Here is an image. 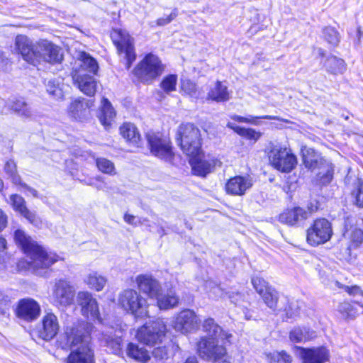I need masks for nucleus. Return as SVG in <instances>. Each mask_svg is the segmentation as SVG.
I'll list each match as a JSON object with an SVG mask.
<instances>
[{"instance_id":"obj_1","label":"nucleus","mask_w":363,"mask_h":363,"mask_svg":"<svg viewBox=\"0 0 363 363\" xmlns=\"http://www.w3.org/2000/svg\"><path fill=\"white\" fill-rule=\"evenodd\" d=\"M89 328V325L83 321L66 327L60 343L63 347L71 350L67 363H94Z\"/></svg>"},{"instance_id":"obj_2","label":"nucleus","mask_w":363,"mask_h":363,"mask_svg":"<svg viewBox=\"0 0 363 363\" xmlns=\"http://www.w3.org/2000/svg\"><path fill=\"white\" fill-rule=\"evenodd\" d=\"M203 328L211 337H202L198 342L197 351L200 357L214 361L223 359L227 354V351L225 347L218 344V339L220 338L230 342L232 335L223 331L213 318L205 320Z\"/></svg>"},{"instance_id":"obj_3","label":"nucleus","mask_w":363,"mask_h":363,"mask_svg":"<svg viewBox=\"0 0 363 363\" xmlns=\"http://www.w3.org/2000/svg\"><path fill=\"white\" fill-rule=\"evenodd\" d=\"M13 238L16 244L29 257L28 264L33 269L49 268L60 259L55 253L45 250L21 229L15 230Z\"/></svg>"},{"instance_id":"obj_4","label":"nucleus","mask_w":363,"mask_h":363,"mask_svg":"<svg viewBox=\"0 0 363 363\" xmlns=\"http://www.w3.org/2000/svg\"><path fill=\"white\" fill-rule=\"evenodd\" d=\"M118 303L121 308L136 319L149 316L147 299L134 289H128L121 291L118 295Z\"/></svg>"},{"instance_id":"obj_5","label":"nucleus","mask_w":363,"mask_h":363,"mask_svg":"<svg viewBox=\"0 0 363 363\" xmlns=\"http://www.w3.org/2000/svg\"><path fill=\"white\" fill-rule=\"evenodd\" d=\"M268 159L272 167L284 173L291 172L298 163L291 149L285 145H273L268 152Z\"/></svg>"},{"instance_id":"obj_6","label":"nucleus","mask_w":363,"mask_h":363,"mask_svg":"<svg viewBox=\"0 0 363 363\" xmlns=\"http://www.w3.org/2000/svg\"><path fill=\"white\" fill-rule=\"evenodd\" d=\"M177 140L187 156L199 152L201 149V138L199 129L194 124L186 123L179 125Z\"/></svg>"},{"instance_id":"obj_7","label":"nucleus","mask_w":363,"mask_h":363,"mask_svg":"<svg viewBox=\"0 0 363 363\" xmlns=\"http://www.w3.org/2000/svg\"><path fill=\"white\" fill-rule=\"evenodd\" d=\"M163 71L164 66L159 57L150 53L138 64L133 73L140 82L150 83L160 76Z\"/></svg>"},{"instance_id":"obj_8","label":"nucleus","mask_w":363,"mask_h":363,"mask_svg":"<svg viewBox=\"0 0 363 363\" xmlns=\"http://www.w3.org/2000/svg\"><path fill=\"white\" fill-rule=\"evenodd\" d=\"M167 328L162 319H157L151 323H146L140 328L136 333L137 340L147 345L160 343L166 334Z\"/></svg>"},{"instance_id":"obj_9","label":"nucleus","mask_w":363,"mask_h":363,"mask_svg":"<svg viewBox=\"0 0 363 363\" xmlns=\"http://www.w3.org/2000/svg\"><path fill=\"white\" fill-rule=\"evenodd\" d=\"M200 322V318L193 310L184 309L172 318L169 325L176 332L187 335L197 330Z\"/></svg>"},{"instance_id":"obj_10","label":"nucleus","mask_w":363,"mask_h":363,"mask_svg":"<svg viewBox=\"0 0 363 363\" xmlns=\"http://www.w3.org/2000/svg\"><path fill=\"white\" fill-rule=\"evenodd\" d=\"M111 37L119 55L126 60V67L129 69L136 57L132 38L121 28L113 29Z\"/></svg>"},{"instance_id":"obj_11","label":"nucleus","mask_w":363,"mask_h":363,"mask_svg":"<svg viewBox=\"0 0 363 363\" xmlns=\"http://www.w3.org/2000/svg\"><path fill=\"white\" fill-rule=\"evenodd\" d=\"M188 156L194 174L201 177H205L222 164L216 157L209 154L204 155L201 149L199 152Z\"/></svg>"},{"instance_id":"obj_12","label":"nucleus","mask_w":363,"mask_h":363,"mask_svg":"<svg viewBox=\"0 0 363 363\" xmlns=\"http://www.w3.org/2000/svg\"><path fill=\"white\" fill-rule=\"evenodd\" d=\"M76 303L83 317L89 320L101 322L98 301L91 292L79 291L76 296Z\"/></svg>"},{"instance_id":"obj_13","label":"nucleus","mask_w":363,"mask_h":363,"mask_svg":"<svg viewBox=\"0 0 363 363\" xmlns=\"http://www.w3.org/2000/svg\"><path fill=\"white\" fill-rule=\"evenodd\" d=\"M74 288L70 281L60 279L55 283L51 295L52 303L58 307L70 306L74 300Z\"/></svg>"},{"instance_id":"obj_14","label":"nucleus","mask_w":363,"mask_h":363,"mask_svg":"<svg viewBox=\"0 0 363 363\" xmlns=\"http://www.w3.org/2000/svg\"><path fill=\"white\" fill-rule=\"evenodd\" d=\"M332 235L330 223L325 218L317 219L307 230V241L311 245H318L328 241Z\"/></svg>"},{"instance_id":"obj_15","label":"nucleus","mask_w":363,"mask_h":363,"mask_svg":"<svg viewBox=\"0 0 363 363\" xmlns=\"http://www.w3.org/2000/svg\"><path fill=\"white\" fill-rule=\"evenodd\" d=\"M146 137L152 155L166 161L172 158L173 153L168 138L153 132H149Z\"/></svg>"},{"instance_id":"obj_16","label":"nucleus","mask_w":363,"mask_h":363,"mask_svg":"<svg viewBox=\"0 0 363 363\" xmlns=\"http://www.w3.org/2000/svg\"><path fill=\"white\" fill-rule=\"evenodd\" d=\"M36 65L40 62L50 63L60 62L62 54L60 48L48 40H41L37 43Z\"/></svg>"},{"instance_id":"obj_17","label":"nucleus","mask_w":363,"mask_h":363,"mask_svg":"<svg viewBox=\"0 0 363 363\" xmlns=\"http://www.w3.org/2000/svg\"><path fill=\"white\" fill-rule=\"evenodd\" d=\"M254 179L249 174L237 175L229 179L225 185L226 193L232 196H243L254 185Z\"/></svg>"},{"instance_id":"obj_18","label":"nucleus","mask_w":363,"mask_h":363,"mask_svg":"<svg viewBox=\"0 0 363 363\" xmlns=\"http://www.w3.org/2000/svg\"><path fill=\"white\" fill-rule=\"evenodd\" d=\"M297 354L302 363H325L330 359V351L324 346L311 348L298 347Z\"/></svg>"},{"instance_id":"obj_19","label":"nucleus","mask_w":363,"mask_h":363,"mask_svg":"<svg viewBox=\"0 0 363 363\" xmlns=\"http://www.w3.org/2000/svg\"><path fill=\"white\" fill-rule=\"evenodd\" d=\"M40 311V306L36 301L30 298H26L18 301L16 314L18 318L31 322L39 317Z\"/></svg>"},{"instance_id":"obj_20","label":"nucleus","mask_w":363,"mask_h":363,"mask_svg":"<svg viewBox=\"0 0 363 363\" xmlns=\"http://www.w3.org/2000/svg\"><path fill=\"white\" fill-rule=\"evenodd\" d=\"M15 50L25 61L36 65L37 44L34 45L28 37L17 35L15 39Z\"/></svg>"},{"instance_id":"obj_21","label":"nucleus","mask_w":363,"mask_h":363,"mask_svg":"<svg viewBox=\"0 0 363 363\" xmlns=\"http://www.w3.org/2000/svg\"><path fill=\"white\" fill-rule=\"evenodd\" d=\"M74 84L86 96H94L97 89V82L91 74L83 73V70L75 69L72 71Z\"/></svg>"},{"instance_id":"obj_22","label":"nucleus","mask_w":363,"mask_h":363,"mask_svg":"<svg viewBox=\"0 0 363 363\" xmlns=\"http://www.w3.org/2000/svg\"><path fill=\"white\" fill-rule=\"evenodd\" d=\"M93 105L92 100L79 97L70 103L67 108V113L73 119L82 121L89 117L90 108Z\"/></svg>"},{"instance_id":"obj_23","label":"nucleus","mask_w":363,"mask_h":363,"mask_svg":"<svg viewBox=\"0 0 363 363\" xmlns=\"http://www.w3.org/2000/svg\"><path fill=\"white\" fill-rule=\"evenodd\" d=\"M59 328L57 317L52 313H48L43 317L38 335L41 339L48 341L56 336Z\"/></svg>"},{"instance_id":"obj_24","label":"nucleus","mask_w":363,"mask_h":363,"mask_svg":"<svg viewBox=\"0 0 363 363\" xmlns=\"http://www.w3.org/2000/svg\"><path fill=\"white\" fill-rule=\"evenodd\" d=\"M135 283L138 289L149 298H154L161 291V285L158 280L150 274H140L135 277Z\"/></svg>"},{"instance_id":"obj_25","label":"nucleus","mask_w":363,"mask_h":363,"mask_svg":"<svg viewBox=\"0 0 363 363\" xmlns=\"http://www.w3.org/2000/svg\"><path fill=\"white\" fill-rule=\"evenodd\" d=\"M8 203L11 206L15 211L20 213L30 223L35 226H38L41 223V221L37 215L27 208L26 201L22 196L18 194H12L10 196L9 201H8Z\"/></svg>"},{"instance_id":"obj_26","label":"nucleus","mask_w":363,"mask_h":363,"mask_svg":"<svg viewBox=\"0 0 363 363\" xmlns=\"http://www.w3.org/2000/svg\"><path fill=\"white\" fill-rule=\"evenodd\" d=\"M313 212V210H304L300 207H295L284 211L279 216V220L289 225H294L298 222L306 219Z\"/></svg>"},{"instance_id":"obj_27","label":"nucleus","mask_w":363,"mask_h":363,"mask_svg":"<svg viewBox=\"0 0 363 363\" xmlns=\"http://www.w3.org/2000/svg\"><path fill=\"white\" fill-rule=\"evenodd\" d=\"M4 171L14 184L19 185L23 189V192L26 195H31L33 197H38V191L35 189L29 187L26 184L21 182V177L17 174L16 164L13 160H9L6 162Z\"/></svg>"},{"instance_id":"obj_28","label":"nucleus","mask_w":363,"mask_h":363,"mask_svg":"<svg viewBox=\"0 0 363 363\" xmlns=\"http://www.w3.org/2000/svg\"><path fill=\"white\" fill-rule=\"evenodd\" d=\"M157 300V306L160 310H169L177 307L179 298L173 289L167 290L162 293V290L154 298Z\"/></svg>"},{"instance_id":"obj_29","label":"nucleus","mask_w":363,"mask_h":363,"mask_svg":"<svg viewBox=\"0 0 363 363\" xmlns=\"http://www.w3.org/2000/svg\"><path fill=\"white\" fill-rule=\"evenodd\" d=\"M206 289H209V293L213 298H221L223 299H229L230 302L238 304L242 298V294L235 291H225L219 286L214 284L211 281L206 283Z\"/></svg>"},{"instance_id":"obj_30","label":"nucleus","mask_w":363,"mask_h":363,"mask_svg":"<svg viewBox=\"0 0 363 363\" xmlns=\"http://www.w3.org/2000/svg\"><path fill=\"white\" fill-rule=\"evenodd\" d=\"M230 99V92L227 85L222 82L217 81L213 84L208 92V99L216 102H225Z\"/></svg>"},{"instance_id":"obj_31","label":"nucleus","mask_w":363,"mask_h":363,"mask_svg":"<svg viewBox=\"0 0 363 363\" xmlns=\"http://www.w3.org/2000/svg\"><path fill=\"white\" fill-rule=\"evenodd\" d=\"M98 68L99 67L96 61L88 53L82 52L79 54L78 59L75 62V67L73 68V70L75 69H80L83 70V73H86L87 71L89 73L96 74Z\"/></svg>"},{"instance_id":"obj_32","label":"nucleus","mask_w":363,"mask_h":363,"mask_svg":"<svg viewBox=\"0 0 363 363\" xmlns=\"http://www.w3.org/2000/svg\"><path fill=\"white\" fill-rule=\"evenodd\" d=\"M84 281L89 289L99 292L104 289L107 279L99 272L92 271L85 276Z\"/></svg>"},{"instance_id":"obj_33","label":"nucleus","mask_w":363,"mask_h":363,"mask_svg":"<svg viewBox=\"0 0 363 363\" xmlns=\"http://www.w3.org/2000/svg\"><path fill=\"white\" fill-rule=\"evenodd\" d=\"M127 355L137 362L146 363L150 359L148 352L143 347L134 343H129L126 348Z\"/></svg>"},{"instance_id":"obj_34","label":"nucleus","mask_w":363,"mask_h":363,"mask_svg":"<svg viewBox=\"0 0 363 363\" xmlns=\"http://www.w3.org/2000/svg\"><path fill=\"white\" fill-rule=\"evenodd\" d=\"M121 135L130 143L138 145L140 141V135L135 125L130 123H125L120 128Z\"/></svg>"},{"instance_id":"obj_35","label":"nucleus","mask_w":363,"mask_h":363,"mask_svg":"<svg viewBox=\"0 0 363 363\" xmlns=\"http://www.w3.org/2000/svg\"><path fill=\"white\" fill-rule=\"evenodd\" d=\"M115 116L116 113L111 103L106 99H103L99 119L105 128H108L111 125V121Z\"/></svg>"},{"instance_id":"obj_36","label":"nucleus","mask_w":363,"mask_h":363,"mask_svg":"<svg viewBox=\"0 0 363 363\" xmlns=\"http://www.w3.org/2000/svg\"><path fill=\"white\" fill-rule=\"evenodd\" d=\"M7 106L20 116L30 118L32 116L30 107L23 99L9 101L7 103Z\"/></svg>"},{"instance_id":"obj_37","label":"nucleus","mask_w":363,"mask_h":363,"mask_svg":"<svg viewBox=\"0 0 363 363\" xmlns=\"http://www.w3.org/2000/svg\"><path fill=\"white\" fill-rule=\"evenodd\" d=\"M108 333H110L109 335H103L101 341L111 348L112 352L116 353L121 350V337L122 333L121 330H116L114 335H112V332Z\"/></svg>"},{"instance_id":"obj_38","label":"nucleus","mask_w":363,"mask_h":363,"mask_svg":"<svg viewBox=\"0 0 363 363\" xmlns=\"http://www.w3.org/2000/svg\"><path fill=\"white\" fill-rule=\"evenodd\" d=\"M315 337L314 332L306 328H296L290 332L289 337L292 342H301L310 340Z\"/></svg>"},{"instance_id":"obj_39","label":"nucleus","mask_w":363,"mask_h":363,"mask_svg":"<svg viewBox=\"0 0 363 363\" xmlns=\"http://www.w3.org/2000/svg\"><path fill=\"white\" fill-rule=\"evenodd\" d=\"M65 84L60 79L50 80L47 84V91L55 99H61L64 96Z\"/></svg>"},{"instance_id":"obj_40","label":"nucleus","mask_w":363,"mask_h":363,"mask_svg":"<svg viewBox=\"0 0 363 363\" xmlns=\"http://www.w3.org/2000/svg\"><path fill=\"white\" fill-rule=\"evenodd\" d=\"M325 66L326 69L333 74L342 73L345 69V63L343 60L330 56L327 58Z\"/></svg>"},{"instance_id":"obj_41","label":"nucleus","mask_w":363,"mask_h":363,"mask_svg":"<svg viewBox=\"0 0 363 363\" xmlns=\"http://www.w3.org/2000/svg\"><path fill=\"white\" fill-rule=\"evenodd\" d=\"M228 127L233 129L235 133L242 137H244L248 140L257 141L262 135V133L259 131H256L252 128H245L228 123Z\"/></svg>"},{"instance_id":"obj_42","label":"nucleus","mask_w":363,"mask_h":363,"mask_svg":"<svg viewBox=\"0 0 363 363\" xmlns=\"http://www.w3.org/2000/svg\"><path fill=\"white\" fill-rule=\"evenodd\" d=\"M265 304L273 311H281L282 308L279 306V294L274 289H268L261 295Z\"/></svg>"},{"instance_id":"obj_43","label":"nucleus","mask_w":363,"mask_h":363,"mask_svg":"<svg viewBox=\"0 0 363 363\" xmlns=\"http://www.w3.org/2000/svg\"><path fill=\"white\" fill-rule=\"evenodd\" d=\"M230 118L233 120L236 121L240 123H250V124L256 125L259 124V122L257 121V119H259V118L268 119V120H279V121H282L288 123V121H286V120H283L277 116H269V115H266V116H260V117H254L252 116H249L248 117H242V116H240L234 114V115L230 116Z\"/></svg>"},{"instance_id":"obj_44","label":"nucleus","mask_w":363,"mask_h":363,"mask_svg":"<svg viewBox=\"0 0 363 363\" xmlns=\"http://www.w3.org/2000/svg\"><path fill=\"white\" fill-rule=\"evenodd\" d=\"M182 91L193 99H199L201 96V93L196 87V85L189 79H182Z\"/></svg>"},{"instance_id":"obj_45","label":"nucleus","mask_w":363,"mask_h":363,"mask_svg":"<svg viewBox=\"0 0 363 363\" xmlns=\"http://www.w3.org/2000/svg\"><path fill=\"white\" fill-rule=\"evenodd\" d=\"M269 363H291L292 358L285 352H274L266 354Z\"/></svg>"},{"instance_id":"obj_46","label":"nucleus","mask_w":363,"mask_h":363,"mask_svg":"<svg viewBox=\"0 0 363 363\" xmlns=\"http://www.w3.org/2000/svg\"><path fill=\"white\" fill-rule=\"evenodd\" d=\"M96 163L99 170L103 173L111 175L116 174L114 164L111 161L100 157L96 160Z\"/></svg>"},{"instance_id":"obj_47","label":"nucleus","mask_w":363,"mask_h":363,"mask_svg":"<svg viewBox=\"0 0 363 363\" xmlns=\"http://www.w3.org/2000/svg\"><path fill=\"white\" fill-rule=\"evenodd\" d=\"M177 77L169 74L165 77L160 83V87L165 93H169L176 90Z\"/></svg>"},{"instance_id":"obj_48","label":"nucleus","mask_w":363,"mask_h":363,"mask_svg":"<svg viewBox=\"0 0 363 363\" xmlns=\"http://www.w3.org/2000/svg\"><path fill=\"white\" fill-rule=\"evenodd\" d=\"M323 37L328 43L333 45H337L340 39L339 33L330 26L324 28Z\"/></svg>"},{"instance_id":"obj_49","label":"nucleus","mask_w":363,"mask_h":363,"mask_svg":"<svg viewBox=\"0 0 363 363\" xmlns=\"http://www.w3.org/2000/svg\"><path fill=\"white\" fill-rule=\"evenodd\" d=\"M252 284L255 291L261 296L264 294L268 289L272 288L268 286V284L264 279L259 277H255L252 279Z\"/></svg>"},{"instance_id":"obj_50","label":"nucleus","mask_w":363,"mask_h":363,"mask_svg":"<svg viewBox=\"0 0 363 363\" xmlns=\"http://www.w3.org/2000/svg\"><path fill=\"white\" fill-rule=\"evenodd\" d=\"M313 153V150H308L306 153H303V162L306 167L309 169H315L318 164L319 156L316 155H311Z\"/></svg>"},{"instance_id":"obj_51","label":"nucleus","mask_w":363,"mask_h":363,"mask_svg":"<svg viewBox=\"0 0 363 363\" xmlns=\"http://www.w3.org/2000/svg\"><path fill=\"white\" fill-rule=\"evenodd\" d=\"M352 195L354 199L355 204L359 207H363V182H357Z\"/></svg>"},{"instance_id":"obj_52","label":"nucleus","mask_w":363,"mask_h":363,"mask_svg":"<svg viewBox=\"0 0 363 363\" xmlns=\"http://www.w3.org/2000/svg\"><path fill=\"white\" fill-rule=\"evenodd\" d=\"M350 239L349 250L359 247L363 242V231L361 229H355L352 231Z\"/></svg>"},{"instance_id":"obj_53","label":"nucleus","mask_w":363,"mask_h":363,"mask_svg":"<svg viewBox=\"0 0 363 363\" xmlns=\"http://www.w3.org/2000/svg\"><path fill=\"white\" fill-rule=\"evenodd\" d=\"M166 358H169L166 348L164 347H158L155 348L152 351V357H150L149 361Z\"/></svg>"},{"instance_id":"obj_54","label":"nucleus","mask_w":363,"mask_h":363,"mask_svg":"<svg viewBox=\"0 0 363 363\" xmlns=\"http://www.w3.org/2000/svg\"><path fill=\"white\" fill-rule=\"evenodd\" d=\"M338 310L341 313L347 317H354L355 315L352 306L348 302H343L340 303L339 305Z\"/></svg>"},{"instance_id":"obj_55","label":"nucleus","mask_w":363,"mask_h":363,"mask_svg":"<svg viewBox=\"0 0 363 363\" xmlns=\"http://www.w3.org/2000/svg\"><path fill=\"white\" fill-rule=\"evenodd\" d=\"M85 184L90 186H94L98 189L103 190L106 188V184L103 181V178L100 176L95 178L89 179L85 181Z\"/></svg>"},{"instance_id":"obj_56","label":"nucleus","mask_w":363,"mask_h":363,"mask_svg":"<svg viewBox=\"0 0 363 363\" xmlns=\"http://www.w3.org/2000/svg\"><path fill=\"white\" fill-rule=\"evenodd\" d=\"M123 218L125 222L133 226L142 225L145 221H146L145 219L142 220L141 218L133 215H130L128 213H125Z\"/></svg>"},{"instance_id":"obj_57","label":"nucleus","mask_w":363,"mask_h":363,"mask_svg":"<svg viewBox=\"0 0 363 363\" xmlns=\"http://www.w3.org/2000/svg\"><path fill=\"white\" fill-rule=\"evenodd\" d=\"M177 16V11L174 10L172 13L167 16L160 18L157 20V25L159 26H165L169 23L173 19H174Z\"/></svg>"},{"instance_id":"obj_58","label":"nucleus","mask_w":363,"mask_h":363,"mask_svg":"<svg viewBox=\"0 0 363 363\" xmlns=\"http://www.w3.org/2000/svg\"><path fill=\"white\" fill-rule=\"evenodd\" d=\"M9 300L8 299L7 296H5L1 291H0V313H4L6 310L9 308Z\"/></svg>"},{"instance_id":"obj_59","label":"nucleus","mask_w":363,"mask_h":363,"mask_svg":"<svg viewBox=\"0 0 363 363\" xmlns=\"http://www.w3.org/2000/svg\"><path fill=\"white\" fill-rule=\"evenodd\" d=\"M8 223V216L6 213L0 208V232H1L6 226Z\"/></svg>"},{"instance_id":"obj_60","label":"nucleus","mask_w":363,"mask_h":363,"mask_svg":"<svg viewBox=\"0 0 363 363\" xmlns=\"http://www.w3.org/2000/svg\"><path fill=\"white\" fill-rule=\"evenodd\" d=\"M347 291L350 295L352 296H356L358 294L362 296L363 292V291L358 286H352L351 287H347Z\"/></svg>"},{"instance_id":"obj_61","label":"nucleus","mask_w":363,"mask_h":363,"mask_svg":"<svg viewBox=\"0 0 363 363\" xmlns=\"http://www.w3.org/2000/svg\"><path fill=\"white\" fill-rule=\"evenodd\" d=\"M333 177V171L331 169H328L325 175L322 177L321 178L323 179V182H329L331 180Z\"/></svg>"},{"instance_id":"obj_62","label":"nucleus","mask_w":363,"mask_h":363,"mask_svg":"<svg viewBox=\"0 0 363 363\" xmlns=\"http://www.w3.org/2000/svg\"><path fill=\"white\" fill-rule=\"evenodd\" d=\"M150 363H172L171 360L169 358L163 359H157V360H151Z\"/></svg>"},{"instance_id":"obj_63","label":"nucleus","mask_w":363,"mask_h":363,"mask_svg":"<svg viewBox=\"0 0 363 363\" xmlns=\"http://www.w3.org/2000/svg\"><path fill=\"white\" fill-rule=\"evenodd\" d=\"M6 240L0 236V252L4 250L6 248Z\"/></svg>"},{"instance_id":"obj_64","label":"nucleus","mask_w":363,"mask_h":363,"mask_svg":"<svg viewBox=\"0 0 363 363\" xmlns=\"http://www.w3.org/2000/svg\"><path fill=\"white\" fill-rule=\"evenodd\" d=\"M184 363H197V359L195 357H191Z\"/></svg>"}]
</instances>
